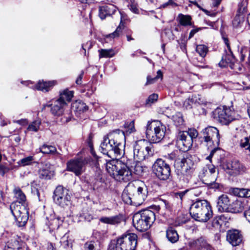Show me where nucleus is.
<instances>
[{
	"instance_id": "obj_47",
	"label": "nucleus",
	"mask_w": 250,
	"mask_h": 250,
	"mask_svg": "<svg viewBox=\"0 0 250 250\" xmlns=\"http://www.w3.org/2000/svg\"><path fill=\"white\" fill-rule=\"evenodd\" d=\"M97 242L95 241H88L84 244V248L85 250H96Z\"/></svg>"
},
{
	"instance_id": "obj_11",
	"label": "nucleus",
	"mask_w": 250,
	"mask_h": 250,
	"mask_svg": "<svg viewBox=\"0 0 250 250\" xmlns=\"http://www.w3.org/2000/svg\"><path fill=\"white\" fill-rule=\"evenodd\" d=\"M132 160H127L125 162L124 159L113 178L120 182H127L132 180L133 173L132 171Z\"/></svg>"
},
{
	"instance_id": "obj_34",
	"label": "nucleus",
	"mask_w": 250,
	"mask_h": 250,
	"mask_svg": "<svg viewBox=\"0 0 250 250\" xmlns=\"http://www.w3.org/2000/svg\"><path fill=\"white\" fill-rule=\"evenodd\" d=\"M233 193L240 197H250V190L246 188H235L233 190Z\"/></svg>"
},
{
	"instance_id": "obj_58",
	"label": "nucleus",
	"mask_w": 250,
	"mask_h": 250,
	"mask_svg": "<svg viewBox=\"0 0 250 250\" xmlns=\"http://www.w3.org/2000/svg\"><path fill=\"white\" fill-rule=\"evenodd\" d=\"M246 1H242L241 3L239 4L238 10L240 12H244L246 11Z\"/></svg>"
},
{
	"instance_id": "obj_29",
	"label": "nucleus",
	"mask_w": 250,
	"mask_h": 250,
	"mask_svg": "<svg viewBox=\"0 0 250 250\" xmlns=\"http://www.w3.org/2000/svg\"><path fill=\"white\" fill-rule=\"evenodd\" d=\"M122 221V216L117 215L110 217H102L100 218V221L103 223L117 226L120 224Z\"/></svg>"
},
{
	"instance_id": "obj_6",
	"label": "nucleus",
	"mask_w": 250,
	"mask_h": 250,
	"mask_svg": "<svg viewBox=\"0 0 250 250\" xmlns=\"http://www.w3.org/2000/svg\"><path fill=\"white\" fill-rule=\"evenodd\" d=\"M73 94V91L64 89L60 92L59 98L55 100L53 104H46L44 107H50V111L54 116H61L67 106V103L71 101Z\"/></svg>"
},
{
	"instance_id": "obj_59",
	"label": "nucleus",
	"mask_w": 250,
	"mask_h": 250,
	"mask_svg": "<svg viewBox=\"0 0 250 250\" xmlns=\"http://www.w3.org/2000/svg\"><path fill=\"white\" fill-rule=\"evenodd\" d=\"M208 172L207 173L208 175H217L216 173V168L215 167L213 166H209L208 167Z\"/></svg>"
},
{
	"instance_id": "obj_55",
	"label": "nucleus",
	"mask_w": 250,
	"mask_h": 250,
	"mask_svg": "<svg viewBox=\"0 0 250 250\" xmlns=\"http://www.w3.org/2000/svg\"><path fill=\"white\" fill-rule=\"evenodd\" d=\"M42 248L44 250H57L55 245L50 242L45 243L42 246Z\"/></svg>"
},
{
	"instance_id": "obj_54",
	"label": "nucleus",
	"mask_w": 250,
	"mask_h": 250,
	"mask_svg": "<svg viewBox=\"0 0 250 250\" xmlns=\"http://www.w3.org/2000/svg\"><path fill=\"white\" fill-rule=\"evenodd\" d=\"M71 114L68 111L67 113L64 114L63 117L61 119V121L63 123H66L69 122L71 119Z\"/></svg>"
},
{
	"instance_id": "obj_39",
	"label": "nucleus",
	"mask_w": 250,
	"mask_h": 250,
	"mask_svg": "<svg viewBox=\"0 0 250 250\" xmlns=\"http://www.w3.org/2000/svg\"><path fill=\"white\" fill-rule=\"evenodd\" d=\"M99 57L101 58H111L113 57L115 53L113 49H102L99 50Z\"/></svg>"
},
{
	"instance_id": "obj_33",
	"label": "nucleus",
	"mask_w": 250,
	"mask_h": 250,
	"mask_svg": "<svg viewBox=\"0 0 250 250\" xmlns=\"http://www.w3.org/2000/svg\"><path fill=\"white\" fill-rule=\"evenodd\" d=\"M124 27V24L121 21L119 25L117 27L116 30L114 32L106 35L105 38L110 40L118 38L122 34Z\"/></svg>"
},
{
	"instance_id": "obj_20",
	"label": "nucleus",
	"mask_w": 250,
	"mask_h": 250,
	"mask_svg": "<svg viewBox=\"0 0 250 250\" xmlns=\"http://www.w3.org/2000/svg\"><path fill=\"white\" fill-rule=\"evenodd\" d=\"M123 161V160L117 161L114 159L108 161L105 159H99L98 160V163L99 165L100 163L103 162L107 172L113 178Z\"/></svg>"
},
{
	"instance_id": "obj_18",
	"label": "nucleus",
	"mask_w": 250,
	"mask_h": 250,
	"mask_svg": "<svg viewBox=\"0 0 250 250\" xmlns=\"http://www.w3.org/2000/svg\"><path fill=\"white\" fill-rule=\"evenodd\" d=\"M135 189L133 191H135L133 194L134 205L139 206L141 205L145 200L147 196V188L144 183L141 186H135Z\"/></svg>"
},
{
	"instance_id": "obj_63",
	"label": "nucleus",
	"mask_w": 250,
	"mask_h": 250,
	"mask_svg": "<svg viewBox=\"0 0 250 250\" xmlns=\"http://www.w3.org/2000/svg\"><path fill=\"white\" fill-rule=\"evenodd\" d=\"M244 216L248 222L250 223V209L248 206V208L246 209L244 211Z\"/></svg>"
},
{
	"instance_id": "obj_27",
	"label": "nucleus",
	"mask_w": 250,
	"mask_h": 250,
	"mask_svg": "<svg viewBox=\"0 0 250 250\" xmlns=\"http://www.w3.org/2000/svg\"><path fill=\"white\" fill-rule=\"evenodd\" d=\"M39 174L41 178L50 179L53 176L54 172L52 166L49 163H45L40 169Z\"/></svg>"
},
{
	"instance_id": "obj_60",
	"label": "nucleus",
	"mask_w": 250,
	"mask_h": 250,
	"mask_svg": "<svg viewBox=\"0 0 250 250\" xmlns=\"http://www.w3.org/2000/svg\"><path fill=\"white\" fill-rule=\"evenodd\" d=\"M92 43L91 42H88L85 44L82 45V48L84 50V55H86V49H90L92 47Z\"/></svg>"
},
{
	"instance_id": "obj_40",
	"label": "nucleus",
	"mask_w": 250,
	"mask_h": 250,
	"mask_svg": "<svg viewBox=\"0 0 250 250\" xmlns=\"http://www.w3.org/2000/svg\"><path fill=\"white\" fill-rule=\"evenodd\" d=\"M196 51L201 57L204 58L208 52V49L204 44H199L196 46Z\"/></svg>"
},
{
	"instance_id": "obj_28",
	"label": "nucleus",
	"mask_w": 250,
	"mask_h": 250,
	"mask_svg": "<svg viewBox=\"0 0 250 250\" xmlns=\"http://www.w3.org/2000/svg\"><path fill=\"white\" fill-rule=\"evenodd\" d=\"M135 189V185L133 184H128L126 187L125 189L123 191L122 194V199L123 201L127 204L129 205H134V200L133 198V196L131 197V192L133 191L134 189Z\"/></svg>"
},
{
	"instance_id": "obj_36",
	"label": "nucleus",
	"mask_w": 250,
	"mask_h": 250,
	"mask_svg": "<svg viewBox=\"0 0 250 250\" xmlns=\"http://www.w3.org/2000/svg\"><path fill=\"white\" fill-rule=\"evenodd\" d=\"M40 149L41 152L47 154H54L57 152L56 148L54 146L47 145H43Z\"/></svg>"
},
{
	"instance_id": "obj_17",
	"label": "nucleus",
	"mask_w": 250,
	"mask_h": 250,
	"mask_svg": "<svg viewBox=\"0 0 250 250\" xmlns=\"http://www.w3.org/2000/svg\"><path fill=\"white\" fill-rule=\"evenodd\" d=\"M225 169L230 175L236 176L242 174L245 172V166L239 161L234 160L227 163Z\"/></svg>"
},
{
	"instance_id": "obj_30",
	"label": "nucleus",
	"mask_w": 250,
	"mask_h": 250,
	"mask_svg": "<svg viewBox=\"0 0 250 250\" xmlns=\"http://www.w3.org/2000/svg\"><path fill=\"white\" fill-rule=\"evenodd\" d=\"M210 5L211 9L210 10H205V13L209 16L215 17L218 13L221 11L220 9H218L222 0H211Z\"/></svg>"
},
{
	"instance_id": "obj_48",
	"label": "nucleus",
	"mask_w": 250,
	"mask_h": 250,
	"mask_svg": "<svg viewBox=\"0 0 250 250\" xmlns=\"http://www.w3.org/2000/svg\"><path fill=\"white\" fill-rule=\"evenodd\" d=\"M33 161V157L30 156L21 159L20 161V164L22 166H28L31 165Z\"/></svg>"
},
{
	"instance_id": "obj_10",
	"label": "nucleus",
	"mask_w": 250,
	"mask_h": 250,
	"mask_svg": "<svg viewBox=\"0 0 250 250\" xmlns=\"http://www.w3.org/2000/svg\"><path fill=\"white\" fill-rule=\"evenodd\" d=\"M219 130L215 127L209 126L201 132L200 139L202 143L208 148L212 146H218L220 142Z\"/></svg>"
},
{
	"instance_id": "obj_31",
	"label": "nucleus",
	"mask_w": 250,
	"mask_h": 250,
	"mask_svg": "<svg viewBox=\"0 0 250 250\" xmlns=\"http://www.w3.org/2000/svg\"><path fill=\"white\" fill-rule=\"evenodd\" d=\"M176 21L180 25L183 26H188L192 25L191 17L188 15H184L180 13L178 14Z\"/></svg>"
},
{
	"instance_id": "obj_16",
	"label": "nucleus",
	"mask_w": 250,
	"mask_h": 250,
	"mask_svg": "<svg viewBox=\"0 0 250 250\" xmlns=\"http://www.w3.org/2000/svg\"><path fill=\"white\" fill-rule=\"evenodd\" d=\"M192 141L187 132L184 131L179 132L177 136L176 145L180 150L188 151L192 146Z\"/></svg>"
},
{
	"instance_id": "obj_26",
	"label": "nucleus",
	"mask_w": 250,
	"mask_h": 250,
	"mask_svg": "<svg viewBox=\"0 0 250 250\" xmlns=\"http://www.w3.org/2000/svg\"><path fill=\"white\" fill-rule=\"evenodd\" d=\"M230 205V200L227 195L222 194L219 197L217 207L219 211L228 212Z\"/></svg>"
},
{
	"instance_id": "obj_13",
	"label": "nucleus",
	"mask_w": 250,
	"mask_h": 250,
	"mask_svg": "<svg viewBox=\"0 0 250 250\" xmlns=\"http://www.w3.org/2000/svg\"><path fill=\"white\" fill-rule=\"evenodd\" d=\"M70 195L66 188L61 186L56 188L54 192L53 200L56 204L64 207L70 204Z\"/></svg>"
},
{
	"instance_id": "obj_64",
	"label": "nucleus",
	"mask_w": 250,
	"mask_h": 250,
	"mask_svg": "<svg viewBox=\"0 0 250 250\" xmlns=\"http://www.w3.org/2000/svg\"><path fill=\"white\" fill-rule=\"evenodd\" d=\"M83 216L85 220L88 222H90L91 220L93 219V216L89 213H83Z\"/></svg>"
},
{
	"instance_id": "obj_15",
	"label": "nucleus",
	"mask_w": 250,
	"mask_h": 250,
	"mask_svg": "<svg viewBox=\"0 0 250 250\" xmlns=\"http://www.w3.org/2000/svg\"><path fill=\"white\" fill-rule=\"evenodd\" d=\"M229 220L230 217L227 214L217 216L208 223L207 228L212 230H220L223 226L228 227Z\"/></svg>"
},
{
	"instance_id": "obj_52",
	"label": "nucleus",
	"mask_w": 250,
	"mask_h": 250,
	"mask_svg": "<svg viewBox=\"0 0 250 250\" xmlns=\"http://www.w3.org/2000/svg\"><path fill=\"white\" fill-rule=\"evenodd\" d=\"M205 179L206 184L209 185H212L215 183L217 180V175H210Z\"/></svg>"
},
{
	"instance_id": "obj_12",
	"label": "nucleus",
	"mask_w": 250,
	"mask_h": 250,
	"mask_svg": "<svg viewBox=\"0 0 250 250\" xmlns=\"http://www.w3.org/2000/svg\"><path fill=\"white\" fill-rule=\"evenodd\" d=\"M152 171L160 180L166 181L171 176V168L169 164L162 159H157L152 167Z\"/></svg>"
},
{
	"instance_id": "obj_5",
	"label": "nucleus",
	"mask_w": 250,
	"mask_h": 250,
	"mask_svg": "<svg viewBox=\"0 0 250 250\" xmlns=\"http://www.w3.org/2000/svg\"><path fill=\"white\" fill-rule=\"evenodd\" d=\"M155 219V214L153 211L149 209L144 210L134 215L133 224L138 231H145L150 228Z\"/></svg>"
},
{
	"instance_id": "obj_57",
	"label": "nucleus",
	"mask_w": 250,
	"mask_h": 250,
	"mask_svg": "<svg viewBox=\"0 0 250 250\" xmlns=\"http://www.w3.org/2000/svg\"><path fill=\"white\" fill-rule=\"evenodd\" d=\"M223 40H224V43H225V44L227 46V49L228 50L229 55H230L232 57H233V55L232 52L231 50L230 46L229 45L228 39L224 37Z\"/></svg>"
},
{
	"instance_id": "obj_3",
	"label": "nucleus",
	"mask_w": 250,
	"mask_h": 250,
	"mask_svg": "<svg viewBox=\"0 0 250 250\" xmlns=\"http://www.w3.org/2000/svg\"><path fill=\"white\" fill-rule=\"evenodd\" d=\"M137 235L133 233H125L111 240L107 250H135Z\"/></svg>"
},
{
	"instance_id": "obj_25",
	"label": "nucleus",
	"mask_w": 250,
	"mask_h": 250,
	"mask_svg": "<svg viewBox=\"0 0 250 250\" xmlns=\"http://www.w3.org/2000/svg\"><path fill=\"white\" fill-rule=\"evenodd\" d=\"M249 203H250V202L236 201L232 203V204H230L228 212H229L236 213L242 212L244 210L248 208V206Z\"/></svg>"
},
{
	"instance_id": "obj_45",
	"label": "nucleus",
	"mask_w": 250,
	"mask_h": 250,
	"mask_svg": "<svg viewBox=\"0 0 250 250\" xmlns=\"http://www.w3.org/2000/svg\"><path fill=\"white\" fill-rule=\"evenodd\" d=\"M244 22V18L241 15H236L232 21V25L234 27H238L241 26Z\"/></svg>"
},
{
	"instance_id": "obj_14",
	"label": "nucleus",
	"mask_w": 250,
	"mask_h": 250,
	"mask_svg": "<svg viewBox=\"0 0 250 250\" xmlns=\"http://www.w3.org/2000/svg\"><path fill=\"white\" fill-rule=\"evenodd\" d=\"M233 114V111L227 107L217 108L213 112L214 118L224 125H228L235 119Z\"/></svg>"
},
{
	"instance_id": "obj_49",
	"label": "nucleus",
	"mask_w": 250,
	"mask_h": 250,
	"mask_svg": "<svg viewBox=\"0 0 250 250\" xmlns=\"http://www.w3.org/2000/svg\"><path fill=\"white\" fill-rule=\"evenodd\" d=\"M184 131L187 132L188 135L192 142L193 139H196L198 135V131L194 128H189L188 131Z\"/></svg>"
},
{
	"instance_id": "obj_38",
	"label": "nucleus",
	"mask_w": 250,
	"mask_h": 250,
	"mask_svg": "<svg viewBox=\"0 0 250 250\" xmlns=\"http://www.w3.org/2000/svg\"><path fill=\"white\" fill-rule=\"evenodd\" d=\"M41 125V121L40 120H35L29 125L27 130L36 132L39 130Z\"/></svg>"
},
{
	"instance_id": "obj_35",
	"label": "nucleus",
	"mask_w": 250,
	"mask_h": 250,
	"mask_svg": "<svg viewBox=\"0 0 250 250\" xmlns=\"http://www.w3.org/2000/svg\"><path fill=\"white\" fill-rule=\"evenodd\" d=\"M162 39L163 42H167L174 39V35L170 29H165L162 34Z\"/></svg>"
},
{
	"instance_id": "obj_42",
	"label": "nucleus",
	"mask_w": 250,
	"mask_h": 250,
	"mask_svg": "<svg viewBox=\"0 0 250 250\" xmlns=\"http://www.w3.org/2000/svg\"><path fill=\"white\" fill-rule=\"evenodd\" d=\"M133 167L134 168L133 173L138 176H142L144 173V168L139 163L134 165V161L132 160Z\"/></svg>"
},
{
	"instance_id": "obj_2",
	"label": "nucleus",
	"mask_w": 250,
	"mask_h": 250,
	"mask_svg": "<svg viewBox=\"0 0 250 250\" xmlns=\"http://www.w3.org/2000/svg\"><path fill=\"white\" fill-rule=\"evenodd\" d=\"M14 193L18 201L11 204L10 210L15 217L17 225L19 227H22L27 223L29 217L26 196L19 187L14 188Z\"/></svg>"
},
{
	"instance_id": "obj_24",
	"label": "nucleus",
	"mask_w": 250,
	"mask_h": 250,
	"mask_svg": "<svg viewBox=\"0 0 250 250\" xmlns=\"http://www.w3.org/2000/svg\"><path fill=\"white\" fill-rule=\"evenodd\" d=\"M4 250H26L21 247V238L17 235L12 236L6 243Z\"/></svg>"
},
{
	"instance_id": "obj_46",
	"label": "nucleus",
	"mask_w": 250,
	"mask_h": 250,
	"mask_svg": "<svg viewBox=\"0 0 250 250\" xmlns=\"http://www.w3.org/2000/svg\"><path fill=\"white\" fill-rule=\"evenodd\" d=\"M194 98L196 99V102H194L195 106H197L198 105H206L207 104V102L206 100L202 97L200 95H194Z\"/></svg>"
},
{
	"instance_id": "obj_62",
	"label": "nucleus",
	"mask_w": 250,
	"mask_h": 250,
	"mask_svg": "<svg viewBox=\"0 0 250 250\" xmlns=\"http://www.w3.org/2000/svg\"><path fill=\"white\" fill-rule=\"evenodd\" d=\"M8 169L4 165L0 163V175L3 176L8 171Z\"/></svg>"
},
{
	"instance_id": "obj_4",
	"label": "nucleus",
	"mask_w": 250,
	"mask_h": 250,
	"mask_svg": "<svg viewBox=\"0 0 250 250\" xmlns=\"http://www.w3.org/2000/svg\"><path fill=\"white\" fill-rule=\"evenodd\" d=\"M189 213L195 220L206 222L212 216V211L209 203L205 200H199L191 205Z\"/></svg>"
},
{
	"instance_id": "obj_51",
	"label": "nucleus",
	"mask_w": 250,
	"mask_h": 250,
	"mask_svg": "<svg viewBox=\"0 0 250 250\" xmlns=\"http://www.w3.org/2000/svg\"><path fill=\"white\" fill-rule=\"evenodd\" d=\"M158 98V95L157 94H152L150 95L146 100V104L151 105L152 104L156 102Z\"/></svg>"
},
{
	"instance_id": "obj_8",
	"label": "nucleus",
	"mask_w": 250,
	"mask_h": 250,
	"mask_svg": "<svg viewBox=\"0 0 250 250\" xmlns=\"http://www.w3.org/2000/svg\"><path fill=\"white\" fill-rule=\"evenodd\" d=\"M166 127L160 122L148 121L146 127L147 138L152 143L160 142L165 137Z\"/></svg>"
},
{
	"instance_id": "obj_37",
	"label": "nucleus",
	"mask_w": 250,
	"mask_h": 250,
	"mask_svg": "<svg viewBox=\"0 0 250 250\" xmlns=\"http://www.w3.org/2000/svg\"><path fill=\"white\" fill-rule=\"evenodd\" d=\"M239 146L241 148L250 152V135L241 139L239 142Z\"/></svg>"
},
{
	"instance_id": "obj_44",
	"label": "nucleus",
	"mask_w": 250,
	"mask_h": 250,
	"mask_svg": "<svg viewBox=\"0 0 250 250\" xmlns=\"http://www.w3.org/2000/svg\"><path fill=\"white\" fill-rule=\"evenodd\" d=\"M172 120L174 125L176 126H180L184 123V120L182 115L180 113H177L172 116Z\"/></svg>"
},
{
	"instance_id": "obj_21",
	"label": "nucleus",
	"mask_w": 250,
	"mask_h": 250,
	"mask_svg": "<svg viewBox=\"0 0 250 250\" xmlns=\"http://www.w3.org/2000/svg\"><path fill=\"white\" fill-rule=\"evenodd\" d=\"M84 165V161L81 159L71 160L67 163V169L73 172L76 175L79 176L83 172Z\"/></svg>"
},
{
	"instance_id": "obj_22",
	"label": "nucleus",
	"mask_w": 250,
	"mask_h": 250,
	"mask_svg": "<svg viewBox=\"0 0 250 250\" xmlns=\"http://www.w3.org/2000/svg\"><path fill=\"white\" fill-rule=\"evenodd\" d=\"M25 83L31 88H33L44 92H46L49 91L55 85L57 84V82L54 80L47 82H45L43 80L39 81L36 84L32 86L30 85V84H32V82L30 81L25 82Z\"/></svg>"
},
{
	"instance_id": "obj_41",
	"label": "nucleus",
	"mask_w": 250,
	"mask_h": 250,
	"mask_svg": "<svg viewBox=\"0 0 250 250\" xmlns=\"http://www.w3.org/2000/svg\"><path fill=\"white\" fill-rule=\"evenodd\" d=\"M196 99L194 98L193 95L186 99L183 103V107L187 109H191L194 105V102H197Z\"/></svg>"
},
{
	"instance_id": "obj_1",
	"label": "nucleus",
	"mask_w": 250,
	"mask_h": 250,
	"mask_svg": "<svg viewBox=\"0 0 250 250\" xmlns=\"http://www.w3.org/2000/svg\"><path fill=\"white\" fill-rule=\"evenodd\" d=\"M125 139L124 131L115 129L104 136L100 147L103 154L111 157L112 155L116 159L124 154V145L122 141Z\"/></svg>"
},
{
	"instance_id": "obj_19",
	"label": "nucleus",
	"mask_w": 250,
	"mask_h": 250,
	"mask_svg": "<svg viewBox=\"0 0 250 250\" xmlns=\"http://www.w3.org/2000/svg\"><path fill=\"white\" fill-rule=\"evenodd\" d=\"M117 9V8L114 4L104 1L99 6V17L101 19L104 20L114 14Z\"/></svg>"
},
{
	"instance_id": "obj_9",
	"label": "nucleus",
	"mask_w": 250,
	"mask_h": 250,
	"mask_svg": "<svg viewBox=\"0 0 250 250\" xmlns=\"http://www.w3.org/2000/svg\"><path fill=\"white\" fill-rule=\"evenodd\" d=\"M133 159L136 162L145 160L153 154V149L151 144L145 140H139L133 145Z\"/></svg>"
},
{
	"instance_id": "obj_61",
	"label": "nucleus",
	"mask_w": 250,
	"mask_h": 250,
	"mask_svg": "<svg viewBox=\"0 0 250 250\" xmlns=\"http://www.w3.org/2000/svg\"><path fill=\"white\" fill-rule=\"evenodd\" d=\"M211 149L209 155L207 157V159L210 160L211 158L212 157V156L214 155V153L216 152V151L218 149V146H212V147H209V149Z\"/></svg>"
},
{
	"instance_id": "obj_7",
	"label": "nucleus",
	"mask_w": 250,
	"mask_h": 250,
	"mask_svg": "<svg viewBox=\"0 0 250 250\" xmlns=\"http://www.w3.org/2000/svg\"><path fill=\"white\" fill-rule=\"evenodd\" d=\"M175 166L178 179L183 183H188L193 172V162L189 158L183 157L176 160Z\"/></svg>"
},
{
	"instance_id": "obj_23",
	"label": "nucleus",
	"mask_w": 250,
	"mask_h": 250,
	"mask_svg": "<svg viewBox=\"0 0 250 250\" xmlns=\"http://www.w3.org/2000/svg\"><path fill=\"white\" fill-rule=\"evenodd\" d=\"M227 240L232 246H237L242 242L243 236L238 230H229L227 233Z\"/></svg>"
},
{
	"instance_id": "obj_50",
	"label": "nucleus",
	"mask_w": 250,
	"mask_h": 250,
	"mask_svg": "<svg viewBox=\"0 0 250 250\" xmlns=\"http://www.w3.org/2000/svg\"><path fill=\"white\" fill-rule=\"evenodd\" d=\"M96 174H97L96 179H95V181H92L91 184L92 185L93 189H95V188H96V185L97 182H101L102 181V171L100 169H99L97 171Z\"/></svg>"
},
{
	"instance_id": "obj_56",
	"label": "nucleus",
	"mask_w": 250,
	"mask_h": 250,
	"mask_svg": "<svg viewBox=\"0 0 250 250\" xmlns=\"http://www.w3.org/2000/svg\"><path fill=\"white\" fill-rule=\"evenodd\" d=\"M169 6L174 7H175L177 6V4L175 2H174L173 0H168V1L167 2H165V3H163V4H162L160 6V8H165Z\"/></svg>"
},
{
	"instance_id": "obj_53",
	"label": "nucleus",
	"mask_w": 250,
	"mask_h": 250,
	"mask_svg": "<svg viewBox=\"0 0 250 250\" xmlns=\"http://www.w3.org/2000/svg\"><path fill=\"white\" fill-rule=\"evenodd\" d=\"M188 190H186L182 191H179L174 193V197L177 199H180L181 201L183 200V198L186 194L188 192Z\"/></svg>"
},
{
	"instance_id": "obj_32",
	"label": "nucleus",
	"mask_w": 250,
	"mask_h": 250,
	"mask_svg": "<svg viewBox=\"0 0 250 250\" xmlns=\"http://www.w3.org/2000/svg\"><path fill=\"white\" fill-rule=\"evenodd\" d=\"M166 236L168 240L172 243H176L179 240V235L172 227L168 228L166 231Z\"/></svg>"
},
{
	"instance_id": "obj_43",
	"label": "nucleus",
	"mask_w": 250,
	"mask_h": 250,
	"mask_svg": "<svg viewBox=\"0 0 250 250\" xmlns=\"http://www.w3.org/2000/svg\"><path fill=\"white\" fill-rule=\"evenodd\" d=\"M125 2H126L127 3V6L130 10L135 14H138L139 12V10L137 7V5L136 3L134 1H132V0H125Z\"/></svg>"
}]
</instances>
